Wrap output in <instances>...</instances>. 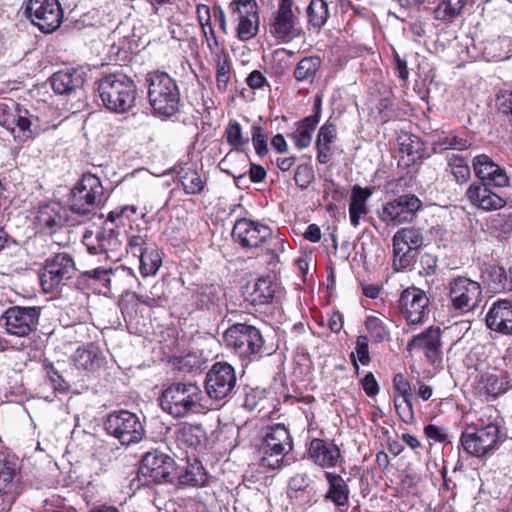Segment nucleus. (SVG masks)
Listing matches in <instances>:
<instances>
[{
  "mask_svg": "<svg viewBox=\"0 0 512 512\" xmlns=\"http://www.w3.org/2000/svg\"><path fill=\"white\" fill-rule=\"evenodd\" d=\"M498 413L493 406H486L480 411L478 424L468 426L461 435V445L470 455L482 457L493 453L500 444Z\"/></svg>",
  "mask_w": 512,
  "mask_h": 512,
  "instance_id": "1",
  "label": "nucleus"
},
{
  "mask_svg": "<svg viewBox=\"0 0 512 512\" xmlns=\"http://www.w3.org/2000/svg\"><path fill=\"white\" fill-rule=\"evenodd\" d=\"M160 405L174 418H183L203 413L207 409V400L196 383L176 382L162 392Z\"/></svg>",
  "mask_w": 512,
  "mask_h": 512,
  "instance_id": "2",
  "label": "nucleus"
},
{
  "mask_svg": "<svg viewBox=\"0 0 512 512\" xmlns=\"http://www.w3.org/2000/svg\"><path fill=\"white\" fill-rule=\"evenodd\" d=\"M98 91L104 106L113 112L130 110L136 100L134 81L124 74H110L99 81Z\"/></svg>",
  "mask_w": 512,
  "mask_h": 512,
  "instance_id": "3",
  "label": "nucleus"
},
{
  "mask_svg": "<svg viewBox=\"0 0 512 512\" xmlns=\"http://www.w3.org/2000/svg\"><path fill=\"white\" fill-rule=\"evenodd\" d=\"M148 99L155 114L171 117L179 110L180 93L175 80L164 72H154L147 76Z\"/></svg>",
  "mask_w": 512,
  "mask_h": 512,
  "instance_id": "4",
  "label": "nucleus"
},
{
  "mask_svg": "<svg viewBox=\"0 0 512 512\" xmlns=\"http://www.w3.org/2000/svg\"><path fill=\"white\" fill-rule=\"evenodd\" d=\"M38 117L12 99L0 102V125L10 132L15 141L24 143L34 138Z\"/></svg>",
  "mask_w": 512,
  "mask_h": 512,
  "instance_id": "5",
  "label": "nucleus"
},
{
  "mask_svg": "<svg viewBox=\"0 0 512 512\" xmlns=\"http://www.w3.org/2000/svg\"><path fill=\"white\" fill-rule=\"evenodd\" d=\"M223 339L242 361L248 363L262 356L264 340L260 330L254 326L233 324L225 331Z\"/></svg>",
  "mask_w": 512,
  "mask_h": 512,
  "instance_id": "6",
  "label": "nucleus"
},
{
  "mask_svg": "<svg viewBox=\"0 0 512 512\" xmlns=\"http://www.w3.org/2000/svg\"><path fill=\"white\" fill-rule=\"evenodd\" d=\"M104 188L94 174H84L71 190L69 208L72 212L91 216L103 203Z\"/></svg>",
  "mask_w": 512,
  "mask_h": 512,
  "instance_id": "7",
  "label": "nucleus"
},
{
  "mask_svg": "<svg viewBox=\"0 0 512 512\" xmlns=\"http://www.w3.org/2000/svg\"><path fill=\"white\" fill-rule=\"evenodd\" d=\"M428 307L429 298L423 290L409 287L401 293L398 308L401 317L405 320L404 333H411L426 321L429 314Z\"/></svg>",
  "mask_w": 512,
  "mask_h": 512,
  "instance_id": "8",
  "label": "nucleus"
},
{
  "mask_svg": "<svg viewBox=\"0 0 512 512\" xmlns=\"http://www.w3.org/2000/svg\"><path fill=\"white\" fill-rule=\"evenodd\" d=\"M290 434L283 424H276L268 429L261 445L260 465L269 469H278L284 456L291 450Z\"/></svg>",
  "mask_w": 512,
  "mask_h": 512,
  "instance_id": "9",
  "label": "nucleus"
},
{
  "mask_svg": "<svg viewBox=\"0 0 512 512\" xmlns=\"http://www.w3.org/2000/svg\"><path fill=\"white\" fill-rule=\"evenodd\" d=\"M107 433L122 445L138 443L142 440L145 429L139 417L127 410L115 411L108 415L105 422Z\"/></svg>",
  "mask_w": 512,
  "mask_h": 512,
  "instance_id": "10",
  "label": "nucleus"
},
{
  "mask_svg": "<svg viewBox=\"0 0 512 512\" xmlns=\"http://www.w3.org/2000/svg\"><path fill=\"white\" fill-rule=\"evenodd\" d=\"M306 0H278V8L272 13L269 29L277 40H285L297 33L298 15Z\"/></svg>",
  "mask_w": 512,
  "mask_h": 512,
  "instance_id": "11",
  "label": "nucleus"
},
{
  "mask_svg": "<svg viewBox=\"0 0 512 512\" xmlns=\"http://www.w3.org/2000/svg\"><path fill=\"white\" fill-rule=\"evenodd\" d=\"M24 15L44 33L58 29L63 20V10L58 0H27Z\"/></svg>",
  "mask_w": 512,
  "mask_h": 512,
  "instance_id": "12",
  "label": "nucleus"
},
{
  "mask_svg": "<svg viewBox=\"0 0 512 512\" xmlns=\"http://www.w3.org/2000/svg\"><path fill=\"white\" fill-rule=\"evenodd\" d=\"M228 9L232 21L237 23L236 33L241 41H248L257 35L259 15L255 0H233Z\"/></svg>",
  "mask_w": 512,
  "mask_h": 512,
  "instance_id": "13",
  "label": "nucleus"
},
{
  "mask_svg": "<svg viewBox=\"0 0 512 512\" xmlns=\"http://www.w3.org/2000/svg\"><path fill=\"white\" fill-rule=\"evenodd\" d=\"M423 244L419 229L406 227L399 229L393 237V265L397 271L410 267L414 262L415 250Z\"/></svg>",
  "mask_w": 512,
  "mask_h": 512,
  "instance_id": "14",
  "label": "nucleus"
},
{
  "mask_svg": "<svg viewBox=\"0 0 512 512\" xmlns=\"http://www.w3.org/2000/svg\"><path fill=\"white\" fill-rule=\"evenodd\" d=\"M236 382L234 368L227 362H216L206 374V396L217 401L225 399L233 392Z\"/></svg>",
  "mask_w": 512,
  "mask_h": 512,
  "instance_id": "15",
  "label": "nucleus"
},
{
  "mask_svg": "<svg viewBox=\"0 0 512 512\" xmlns=\"http://www.w3.org/2000/svg\"><path fill=\"white\" fill-rule=\"evenodd\" d=\"M449 298L452 307L462 313L475 310L482 300L480 283L459 276L449 283Z\"/></svg>",
  "mask_w": 512,
  "mask_h": 512,
  "instance_id": "16",
  "label": "nucleus"
},
{
  "mask_svg": "<svg viewBox=\"0 0 512 512\" xmlns=\"http://www.w3.org/2000/svg\"><path fill=\"white\" fill-rule=\"evenodd\" d=\"M175 473L174 460L159 451L148 452L142 459L139 477L144 484L171 482Z\"/></svg>",
  "mask_w": 512,
  "mask_h": 512,
  "instance_id": "17",
  "label": "nucleus"
},
{
  "mask_svg": "<svg viewBox=\"0 0 512 512\" xmlns=\"http://www.w3.org/2000/svg\"><path fill=\"white\" fill-rule=\"evenodd\" d=\"M39 317L37 307L12 306L3 313L1 320L8 334L25 337L37 329Z\"/></svg>",
  "mask_w": 512,
  "mask_h": 512,
  "instance_id": "18",
  "label": "nucleus"
},
{
  "mask_svg": "<svg viewBox=\"0 0 512 512\" xmlns=\"http://www.w3.org/2000/svg\"><path fill=\"white\" fill-rule=\"evenodd\" d=\"M75 272V263L70 255L61 253L46 261L44 271L40 274L42 289L52 292L67 280L71 279Z\"/></svg>",
  "mask_w": 512,
  "mask_h": 512,
  "instance_id": "19",
  "label": "nucleus"
},
{
  "mask_svg": "<svg viewBox=\"0 0 512 512\" xmlns=\"http://www.w3.org/2000/svg\"><path fill=\"white\" fill-rule=\"evenodd\" d=\"M422 203L415 195H402L383 206L379 217L387 224L400 225L411 222Z\"/></svg>",
  "mask_w": 512,
  "mask_h": 512,
  "instance_id": "20",
  "label": "nucleus"
},
{
  "mask_svg": "<svg viewBox=\"0 0 512 512\" xmlns=\"http://www.w3.org/2000/svg\"><path fill=\"white\" fill-rule=\"evenodd\" d=\"M232 235L241 246L257 248L269 242L272 231L266 225L243 218L235 223Z\"/></svg>",
  "mask_w": 512,
  "mask_h": 512,
  "instance_id": "21",
  "label": "nucleus"
},
{
  "mask_svg": "<svg viewBox=\"0 0 512 512\" xmlns=\"http://www.w3.org/2000/svg\"><path fill=\"white\" fill-rule=\"evenodd\" d=\"M441 329L430 326L423 332L414 336L406 346L409 353L414 350L422 351L428 362L435 364L442 359Z\"/></svg>",
  "mask_w": 512,
  "mask_h": 512,
  "instance_id": "22",
  "label": "nucleus"
},
{
  "mask_svg": "<svg viewBox=\"0 0 512 512\" xmlns=\"http://www.w3.org/2000/svg\"><path fill=\"white\" fill-rule=\"evenodd\" d=\"M473 168L476 176L480 179L478 184L493 187H505L509 183V178L505 169L494 163L491 158L485 154L476 156L473 159Z\"/></svg>",
  "mask_w": 512,
  "mask_h": 512,
  "instance_id": "23",
  "label": "nucleus"
},
{
  "mask_svg": "<svg viewBox=\"0 0 512 512\" xmlns=\"http://www.w3.org/2000/svg\"><path fill=\"white\" fill-rule=\"evenodd\" d=\"M485 322L490 330L512 336V301L500 299L494 302L485 316Z\"/></svg>",
  "mask_w": 512,
  "mask_h": 512,
  "instance_id": "24",
  "label": "nucleus"
},
{
  "mask_svg": "<svg viewBox=\"0 0 512 512\" xmlns=\"http://www.w3.org/2000/svg\"><path fill=\"white\" fill-rule=\"evenodd\" d=\"M308 454L310 459L322 468L335 467L341 460L340 449L333 442L315 438L310 442Z\"/></svg>",
  "mask_w": 512,
  "mask_h": 512,
  "instance_id": "25",
  "label": "nucleus"
},
{
  "mask_svg": "<svg viewBox=\"0 0 512 512\" xmlns=\"http://www.w3.org/2000/svg\"><path fill=\"white\" fill-rule=\"evenodd\" d=\"M52 89L60 95H70L80 90L85 82L81 69L66 68L55 72L50 78Z\"/></svg>",
  "mask_w": 512,
  "mask_h": 512,
  "instance_id": "26",
  "label": "nucleus"
},
{
  "mask_svg": "<svg viewBox=\"0 0 512 512\" xmlns=\"http://www.w3.org/2000/svg\"><path fill=\"white\" fill-rule=\"evenodd\" d=\"M466 196L474 206L485 211L498 210L506 205L504 198L484 184L472 183L466 191Z\"/></svg>",
  "mask_w": 512,
  "mask_h": 512,
  "instance_id": "27",
  "label": "nucleus"
},
{
  "mask_svg": "<svg viewBox=\"0 0 512 512\" xmlns=\"http://www.w3.org/2000/svg\"><path fill=\"white\" fill-rule=\"evenodd\" d=\"M320 121V99L317 101L316 113L305 117L296 124V129L290 137L298 149L307 148L312 141V133Z\"/></svg>",
  "mask_w": 512,
  "mask_h": 512,
  "instance_id": "28",
  "label": "nucleus"
},
{
  "mask_svg": "<svg viewBox=\"0 0 512 512\" xmlns=\"http://www.w3.org/2000/svg\"><path fill=\"white\" fill-rule=\"evenodd\" d=\"M325 479L328 484L325 499L338 507L348 505L350 490L343 477L333 472H325Z\"/></svg>",
  "mask_w": 512,
  "mask_h": 512,
  "instance_id": "29",
  "label": "nucleus"
},
{
  "mask_svg": "<svg viewBox=\"0 0 512 512\" xmlns=\"http://www.w3.org/2000/svg\"><path fill=\"white\" fill-rule=\"evenodd\" d=\"M98 242H100V254L106 258L117 261L122 256V241L119 234L113 228H102L98 230Z\"/></svg>",
  "mask_w": 512,
  "mask_h": 512,
  "instance_id": "30",
  "label": "nucleus"
},
{
  "mask_svg": "<svg viewBox=\"0 0 512 512\" xmlns=\"http://www.w3.org/2000/svg\"><path fill=\"white\" fill-rule=\"evenodd\" d=\"M372 190L370 188H362L355 185L352 188L351 201L349 204V216L351 224L357 227L363 215L367 214V200L371 197Z\"/></svg>",
  "mask_w": 512,
  "mask_h": 512,
  "instance_id": "31",
  "label": "nucleus"
},
{
  "mask_svg": "<svg viewBox=\"0 0 512 512\" xmlns=\"http://www.w3.org/2000/svg\"><path fill=\"white\" fill-rule=\"evenodd\" d=\"M73 362L78 369L89 372L97 370L102 362V353L94 345L79 347L73 354Z\"/></svg>",
  "mask_w": 512,
  "mask_h": 512,
  "instance_id": "32",
  "label": "nucleus"
},
{
  "mask_svg": "<svg viewBox=\"0 0 512 512\" xmlns=\"http://www.w3.org/2000/svg\"><path fill=\"white\" fill-rule=\"evenodd\" d=\"M472 143L467 137L454 132H442L433 141V150L436 153H443L447 150L464 151L471 147Z\"/></svg>",
  "mask_w": 512,
  "mask_h": 512,
  "instance_id": "33",
  "label": "nucleus"
},
{
  "mask_svg": "<svg viewBox=\"0 0 512 512\" xmlns=\"http://www.w3.org/2000/svg\"><path fill=\"white\" fill-rule=\"evenodd\" d=\"M278 290V285L273 282L270 276L257 279L250 293V301L254 305L270 303Z\"/></svg>",
  "mask_w": 512,
  "mask_h": 512,
  "instance_id": "34",
  "label": "nucleus"
},
{
  "mask_svg": "<svg viewBox=\"0 0 512 512\" xmlns=\"http://www.w3.org/2000/svg\"><path fill=\"white\" fill-rule=\"evenodd\" d=\"M483 281L492 292L512 290V283L508 282L505 270L496 265H488L482 272Z\"/></svg>",
  "mask_w": 512,
  "mask_h": 512,
  "instance_id": "35",
  "label": "nucleus"
},
{
  "mask_svg": "<svg viewBox=\"0 0 512 512\" xmlns=\"http://www.w3.org/2000/svg\"><path fill=\"white\" fill-rule=\"evenodd\" d=\"M472 1L473 0H440L434 11L435 17L438 20L451 21L461 15Z\"/></svg>",
  "mask_w": 512,
  "mask_h": 512,
  "instance_id": "36",
  "label": "nucleus"
},
{
  "mask_svg": "<svg viewBox=\"0 0 512 512\" xmlns=\"http://www.w3.org/2000/svg\"><path fill=\"white\" fill-rule=\"evenodd\" d=\"M196 298L199 307L215 309L223 303V291L218 285H204L199 288Z\"/></svg>",
  "mask_w": 512,
  "mask_h": 512,
  "instance_id": "37",
  "label": "nucleus"
},
{
  "mask_svg": "<svg viewBox=\"0 0 512 512\" xmlns=\"http://www.w3.org/2000/svg\"><path fill=\"white\" fill-rule=\"evenodd\" d=\"M322 61L318 56L303 58L294 69V77L299 82L312 83L321 68Z\"/></svg>",
  "mask_w": 512,
  "mask_h": 512,
  "instance_id": "38",
  "label": "nucleus"
},
{
  "mask_svg": "<svg viewBox=\"0 0 512 512\" xmlns=\"http://www.w3.org/2000/svg\"><path fill=\"white\" fill-rule=\"evenodd\" d=\"M216 88L220 93H225L228 90L231 75H232V61L229 54H222L218 58H214Z\"/></svg>",
  "mask_w": 512,
  "mask_h": 512,
  "instance_id": "39",
  "label": "nucleus"
},
{
  "mask_svg": "<svg viewBox=\"0 0 512 512\" xmlns=\"http://www.w3.org/2000/svg\"><path fill=\"white\" fill-rule=\"evenodd\" d=\"M59 205H44L40 207L37 213V223L40 227L47 229L49 233H52L62 225V217L59 214Z\"/></svg>",
  "mask_w": 512,
  "mask_h": 512,
  "instance_id": "40",
  "label": "nucleus"
},
{
  "mask_svg": "<svg viewBox=\"0 0 512 512\" xmlns=\"http://www.w3.org/2000/svg\"><path fill=\"white\" fill-rule=\"evenodd\" d=\"M204 438V430L201 425L184 424L176 432V440L180 445L196 448Z\"/></svg>",
  "mask_w": 512,
  "mask_h": 512,
  "instance_id": "41",
  "label": "nucleus"
},
{
  "mask_svg": "<svg viewBox=\"0 0 512 512\" xmlns=\"http://www.w3.org/2000/svg\"><path fill=\"white\" fill-rule=\"evenodd\" d=\"M140 272L142 276H152L162 265V257L160 251L153 244L146 248V251L139 256Z\"/></svg>",
  "mask_w": 512,
  "mask_h": 512,
  "instance_id": "42",
  "label": "nucleus"
},
{
  "mask_svg": "<svg viewBox=\"0 0 512 512\" xmlns=\"http://www.w3.org/2000/svg\"><path fill=\"white\" fill-rule=\"evenodd\" d=\"M308 23L315 29L323 27L329 18L328 4L324 0H311L307 9Z\"/></svg>",
  "mask_w": 512,
  "mask_h": 512,
  "instance_id": "43",
  "label": "nucleus"
},
{
  "mask_svg": "<svg viewBox=\"0 0 512 512\" xmlns=\"http://www.w3.org/2000/svg\"><path fill=\"white\" fill-rule=\"evenodd\" d=\"M478 387L480 392L487 397H496L507 389L504 379L492 373L481 375Z\"/></svg>",
  "mask_w": 512,
  "mask_h": 512,
  "instance_id": "44",
  "label": "nucleus"
},
{
  "mask_svg": "<svg viewBox=\"0 0 512 512\" xmlns=\"http://www.w3.org/2000/svg\"><path fill=\"white\" fill-rule=\"evenodd\" d=\"M178 175L185 193L195 195L204 189L205 183L197 170L190 167L181 168Z\"/></svg>",
  "mask_w": 512,
  "mask_h": 512,
  "instance_id": "45",
  "label": "nucleus"
},
{
  "mask_svg": "<svg viewBox=\"0 0 512 512\" xmlns=\"http://www.w3.org/2000/svg\"><path fill=\"white\" fill-rule=\"evenodd\" d=\"M225 137L227 143L236 151H243L248 144L249 138L244 137L241 124L236 120H231L226 129Z\"/></svg>",
  "mask_w": 512,
  "mask_h": 512,
  "instance_id": "46",
  "label": "nucleus"
},
{
  "mask_svg": "<svg viewBox=\"0 0 512 512\" xmlns=\"http://www.w3.org/2000/svg\"><path fill=\"white\" fill-rule=\"evenodd\" d=\"M251 140L259 157H263L268 153V134L263 127L256 123L251 127Z\"/></svg>",
  "mask_w": 512,
  "mask_h": 512,
  "instance_id": "47",
  "label": "nucleus"
},
{
  "mask_svg": "<svg viewBox=\"0 0 512 512\" xmlns=\"http://www.w3.org/2000/svg\"><path fill=\"white\" fill-rule=\"evenodd\" d=\"M365 326L376 342H381L389 337V329L379 317L369 316L365 321Z\"/></svg>",
  "mask_w": 512,
  "mask_h": 512,
  "instance_id": "48",
  "label": "nucleus"
},
{
  "mask_svg": "<svg viewBox=\"0 0 512 512\" xmlns=\"http://www.w3.org/2000/svg\"><path fill=\"white\" fill-rule=\"evenodd\" d=\"M133 298L149 307L158 306L163 299L162 286L154 285L149 292L133 293Z\"/></svg>",
  "mask_w": 512,
  "mask_h": 512,
  "instance_id": "49",
  "label": "nucleus"
},
{
  "mask_svg": "<svg viewBox=\"0 0 512 512\" xmlns=\"http://www.w3.org/2000/svg\"><path fill=\"white\" fill-rule=\"evenodd\" d=\"M351 358L356 369H358L356 358L362 365H367L370 362L368 338L365 335H359L357 337L355 351L351 353Z\"/></svg>",
  "mask_w": 512,
  "mask_h": 512,
  "instance_id": "50",
  "label": "nucleus"
},
{
  "mask_svg": "<svg viewBox=\"0 0 512 512\" xmlns=\"http://www.w3.org/2000/svg\"><path fill=\"white\" fill-rule=\"evenodd\" d=\"M13 465L0 455V493H7L12 487Z\"/></svg>",
  "mask_w": 512,
  "mask_h": 512,
  "instance_id": "51",
  "label": "nucleus"
},
{
  "mask_svg": "<svg viewBox=\"0 0 512 512\" xmlns=\"http://www.w3.org/2000/svg\"><path fill=\"white\" fill-rule=\"evenodd\" d=\"M314 178V170L310 164H301L296 168L294 181L299 188H307L313 182Z\"/></svg>",
  "mask_w": 512,
  "mask_h": 512,
  "instance_id": "52",
  "label": "nucleus"
},
{
  "mask_svg": "<svg viewBox=\"0 0 512 512\" xmlns=\"http://www.w3.org/2000/svg\"><path fill=\"white\" fill-rule=\"evenodd\" d=\"M411 397H395V408L399 417L405 423H411L414 418Z\"/></svg>",
  "mask_w": 512,
  "mask_h": 512,
  "instance_id": "53",
  "label": "nucleus"
},
{
  "mask_svg": "<svg viewBox=\"0 0 512 512\" xmlns=\"http://www.w3.org/2000/svg\"><path fill=\"white\" fill-rule=\"evenodd\" d=\"M202 31V36L206 42L207 48L214 55V58L220 57L222 54H228V52L221 48L219 45V41L215 35V32L211 27H206Z\"/></svg>",
  "mask_w": 512,
  "mask_h": 512,
  "instance_id": "54",
  "label": "nucleus"
},
{
  "mask_svg": "<svg viewBox=\"0 0 512 512\" xmlns=\"http://www.w3.org/2000/svg\"><path fill=\"white\" fill-rule=\"evenodd\" d=\"M337 136L336 126L332 123H325L319 130L316 146L331 147Z\"/></svg>",
  "mask_w": 512,
  "mask_h": 512,
  "instance_id": "55",
  "label": "nucleus"
},
{
  "mask_svg": "<svg viewBox=\"0 0 512 512\" xmlns=\"http://www.w3.org/2000/svg\"><path fill=\"white\" fill-rule=\"evenodd\" d=\"M496 105L499 111L505 114L509 118V122L512 124V92H500L496 98Z\"/></svg>",
  "mask_w": 512,
  "mask_h": 512,
  "instance_id": "56",
  "label": "nucleus"
},
{
  "mask_svg": "<svg viewBox=\"0 0 512 512\" xmlns=\"http://www.w3.org/2000/svg\"><path fill=\"white\" fill-rule=\"evenodd\" d=\"M150 245L152 244L147 242L146 237L141 235H132L128 240L127 249L133 255L139 257Z\"/></svg>",
  "mask_w": 512,
  "mask_h": 512,
  "instance_id": "57",
  "label": "nucleus"
},
{
  "mask_svg": "<svg viewBox=\"0 0 512 512\" xmlns=\"http://www.w3.org/2000/svg\"><path fill=\"white\" fill-rule=\"evenodd\" d=\"M393 387L397 397H411V387L403 374L398 373L393 378Z\"/></svg>",
  "mask_w": 512,
  "mask_h": 512,
  "instance_id": "58",
  "label": "nucleus"
},
{
  "mask_svg": "<svg viewBox=\"0 0 512 512\" xmlns=\"http://www.w3.org/2000/svg\"><path fill=\"white\" fill-rule=\"evenodd\" d=\"M177 367L180 371L188 373L200 368V361L196 355L188 354L177 360Z\"/></svg>",
  "mask_w": 512,
  "mask_h": 512,
  "instance_id": "59",
  "label": "nucleus"
},
{
  "mask_svg": "<svg viewBox=\"0 0 512 512\" xmlns=\"http://www.w3.org/2000/svg\"><path fill=\"white\" fill-rule=\"evenodd\" d=\"M83 244L86 246L90 254H100V242H98V231H85L83 235Z\"/></svg>",
  "mask_w": 512,
  "mask_h": 512,
  "instance_id": "60",
  "label": "nucleus"
},
{
  "mask_svg": "<svg viewBox=\"0 0 512 512\" xmlns=\"http://www.w3.org/2000/svg\"><path fill=\"white\" fill-rule=\"evenodd\" d=\"M251 89H260L268 84L266 77L259 70H253L246 79Z\"/></svg>",
  "mask_w": 512,
  "mask_h": 512,
  "instance_id": "61",
  "label": "nucleus"
},
{
  "mask_svg": "<svg viewBox=\"0 0 512 512\" xmlns=\"http://www.w3.org/2000/svg\"><path fill=\"white\" fill-rule=\"evenodd\" d=\"M44 369L47 377L55 389H64V380L52 364H45Z\"/></svg>",
  "mask_w": 512,
  "mask_h": 512,
  "instance_id": "62",
  "label": "nucleus"
},
{
  "mask_svg": "<svg viewBox=\"0 0 512 512\" xmlns=\"http://www.w3.org/2000/svg\"><path fill=\"white\" fill-rule=\"evenodd\" d=\"M362 387L365 393L372 397L378 394L379 386L378 383L372 373H368L362 380Z\"/></svg>",
  "mask_w": 512,
  "mask_h": 512,
  "instance_id": "63",
  "label": "nucleus"
},
{
  "mask_svg": "<svg viewBox=\"0 0 512 512\" xmlns=\"http://www.w3.org/2000/svg\"><path fill=\"white\" fill-rule=\"evenodd\" d=\"M309 485L308 477L305 474H296L288 483L289 490L298 492L305 490Z\"/></svg>",
  "mask_w": 512,
  "mask_h": 512,
  "instance_id": "64",
  "label": "nucleus"
}]
</instances>
